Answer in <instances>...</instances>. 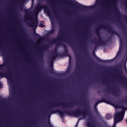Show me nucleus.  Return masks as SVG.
Masks as SVG:
<instances>
[{
    "mask_svg": "<svg viewBox=\"0 0 127 127\" xmlns=\"http://www.w3.org/2000/svg\"><path fill=\"white\" fill-rule=\"evenodd\" d=\"M115 117H114V126L115 127L116 125H117V123H120V122H122V120L124 119V111L121 112H116L115 113Z\"/></svg>",
    "mask_w": 127,
    "mask_h": 127,
    "instance_id": "1",
    "label": "nucleus"
},
{
    "mask_svg": "<svg viewBox=\"0 0 127 127\" xmlns=\"http://www.w3.org/2000/svg\"><path fill=\"white\" fill-rule=\"evenodd\" d=\"M38 25V20L37 17L35 16V19H33L32 21V28H33V34H35V29Z\"/></svg>",
    "mask_w": 127,
    "mask_h": 127,
    "instance_id": "2",
    "label": "nucleus"
},
{
    "mask_svg": "<svg viewBox=\"0 0 127 127\" xmlns=\"http://www.w3.org/2000/svg\"><path fill=\"white\" fill-rule=\"evenodd\" d=\"M79 6H80V7H82L83 8H90L91 7V6H85L81 4H79Z\"/></svg>",
    "mask_w": 127,
    "mask_h": 127,
    "instance_id": "3",
    "label": "nucleus"
},
{
    "mask_svg": "<svg viewBox=\"0 0 127 127\" xmlns=\"http://www.w3.org/2000/svg\"><path fill=\"white\" fill-rule=\"evenodd\" d=\"M106 118L108 120H110L112 118V115L111 114H108L106 116Z\"/></svg>",
    "mask_w": 127,
    "mask_h": 127,
    "instance_id": "4",
    "label": "nucleus"
},
{
    "mask_svg": "<svg viewBox=\"0 0 127 127\" xmlns=\"http://www.w3.org/2000/svg\"><path fill=\"white\" fill-rule=\"evenodd\" d=\"M41 39H42V38H41L38 41V42H37L38 44L40 43V40H41Z\"/></svg>",
    "mask_w": 127,
    "mask_h": 127,
    "instance_id": "5",
    "label": "nucleus"
},
{
    "mask_svg": "<svg viewBox=\"0 0 127 127\" xmlns=\"http://www.w3.org/2000/svg\"><path fill=\"white\" fill-rule=\"evenodd\" d=\"M40 27H43L44 25H39Z\"/></svg>",
    "mask_w": 127,
    "mask_h": 127,
    "instance_id": "6",
    "label": "nucleus"
},
{
    "mask_svg": "<svg viewBox=\"0 0 127 127\" xmlns=\"http://www.w3.org/2000/svg\"><path fill=\"white\" fill-rule=\"evenodd\" d=\"M69 62L71 61V56H69Z\"/></svg>",
    "mask_w": 127,
    "mask_h": 127,
    "instance_id": "7",
    "label": "nucleus"
},
{
    "mask_svg": "<svg viewBox=\"0 0 127 127\" xmlns=\"http://www.w3.org/2000/svg\"><path fill=\"white\" fill-rule=\"evenodd\" d=\"M115 109H117L118 107L117 106H115Z\"/></svg>",
    "mask_w": 127,
    "mask_h": 127,
    "instance_id": "8",
    "label": "nucleus"
},
{
    "mask_svg": "<svg viewBox=\"0 0 127 127\" xmlns=\"http://www.w3.org/2000/svg\"><path fill=\"white\" fill-rule=\"evenodd\" d=\"M87 126H89V123H87Z\"/></svg>",
    "mask_w": 127,
    "mask_h": 127,
    "instance_id": "9",
    "label": "nucleus"
},
{
    "mask_svg": "<svg viewBox=\"0 0 127 127\" xmlns=\"http://www.w3.org/2000/svg\"><path fill=\"white\" fill-rule=\"evenodd\" d=\"M99 103H98L97 104V105H98Z\"/></svg>",
    "mask_w": 127,
    "mask_h": 127,
    "instance_id": "10",
    "label": "nucleus"
}]
</instances>
